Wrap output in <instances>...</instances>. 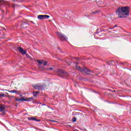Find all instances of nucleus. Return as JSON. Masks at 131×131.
Wrapping results in <instances>:
<instances>
[{
  "label": "nucleus",
  "mask_w": 131,
  "mask_h": 131,
  "mask_svg": "<svg viewBox=\"0 0 131 131\" xmlns=\"http://www.w3.org/2000/svg\"><path fill=\"white\" fill-rule=\"evenodd\" d=\"M76 68L77 69V70H80V71H81V72H85V73H86V74H90V70H88L86 68L81 69V68L78 66H76Z\"/></svg>",
  "instance_id": "nucleus-4"
},
{
  "label": "nucleus",
  "mask_w": 131,
  "mask_h": 131,
  "mask_svg": "<svg viewBox=\"0 0 131 131\" xmlns=\"http://www.w3.org/2000/svg\"><path fill=\"white\" fill-rule=\"evenodd\" d=\"M114 27H116V26H115ZM114 27L113 28H114Z\"/></svg>",
  "instance_id": "nucleus-23"
},
{
  "label": "nucleus",
  "mask_w": 131,
  "mask_h": 131,
  "mask_svg": "<svg viewBox=\"0 0 131 131\" xmlns=\"http://www.w3.org/2000/svg\"><path fill=\"white\" fill-rule=\"evenodd\" d=\"M5 91H6L7 92H9V93H12L13 94H15V93H17V91H16V90L9 91V90H5Z\"/></svg>",
  "instance_id": "nucleus-12"
},
{
  "label": "nucleus",
  "mask_w": 131,
  "mask_h": 131,
  "mask_svg": "<svg viewBox=\"0 0 131 131\" xmlns=\"http://www.w3.org/2000/svg\"><path fill=\"white\" fill-rule=\"evenodd\" d=\"M39 68H40V69L41 68H41V67H40V66H39Z\"/></svg>",
  "instance_id": "nucleus-20"
},
{
  "label": "nucleus",
  "mask_w": 131,
  "mask_h": 131,
  "mask_svg": "<svg viewBox=\"0 0 131 131\" xmlns=\"http://www.w3.org/2000/svg\"><path fill=\"white\" fill-rule=\"evenodd\" d=\"M68 19H69V18H68Z\"/></svg>",
  "instance_id": "nucleus-24"
},
{
  "label": "nucleus",
  "mask_w": 131,
  "mask_h": 131,
  "mask_svg": "<svg viewBox=\"0 0 131 131\" xmlns=\"http://www.w3.org/2000/svg\"><path fill=\"white\" fill-rule=\"evenodd\" d=\"M21 27H23L24 28H25V27H26V23H24L23 24L21 25Z\"/></svg>",
  "instance_id": "nucleus-15"
},
{
  "label": "nucleus",
  "mask_w": 131,
  "mask_h": 131,
  "mask_svg": "<svg viewBox=\"0 0 131 131\" xmlns=\"http://www.w3.org/2000/svg\"><path fill=\"white\" fill-rule=\"evenodd\" d=\"M5 0H2V1H0V3H3V2H4Z\"/></svg>",
  "instance_id": "nucleus-19"
},
{
  "label": "nucleus",
  "mask_w": 131,
  "mask_h": 131,
  "mask_svg": "<svg viewBox=\"0 0 131 131\" xmlns=\"http://www.w3.org/2000/svg\"><path fill=\"white\" fill-rule=\"evenodd\" d=\"M93 14H96V12H92Z\"/></svg>",
  "instance_id": "nucleus-21"
},
{
  "label": "nucleus",
  "mask_w": 131,
  "mask_h": 131,
  "mask_svg": "<svg viewBox=\"0 0 131 131\" xmlns=\"http://www.w3.org/2000/svg\"><path fill=\"white\" fill-rule=\"evenodd\" d=\"M37 18L39 20H43L45 19H49V18H50V16L47 15H39L37 16Z\"/></svg>",
  "instance_id": "nucleus-6"
},
{
  "label": "nucleus",
  "mask_w": 131,
  "mask_h": 131,
  "mask_svg": "<svg viewBox=\"0 0 131 131\" xmlns=\"http://www.w3.org/2000/svg\"><path fill=\"white\" fill-rule=\"evenodd\" d=\"M37 94H38V92H33V95L34 97H36L37 96Z\"/></svg>",
  "instance_id": "nucleus-14"
},
{
  "label": "nucleus",
  "mask_w": 131,
  "mask_h": 131,
  "mask_svg": "<svg viewBox=\"0 0 131 131\" xmlns=\"http://www.w3.org/2000/svg\"><path fill=\"white\" fill-rule=\"evenodd\" d=\"M116 13L118 15L119 18H125V17H127L129 15V7H119L116 11Z\"/></svg>",
  "instance_id": "nucleus-1"
},
{
  "label": "nucleus",
  "mask_w": 131,
  "mask_h": 131,
  "mask_svg": "<svg viewBox=\"0 0 131 131\" xmlns=\"http://www.w3.org/2000/svg\"><path fill=\"white\" fill-rule=\"evenodd\" d=\"M6 108V106H5V105L4 104H2L0 105V111L1 112H3V111H4V110H5Z\"/></svg>",
  "instance_id": "nucleus-10"
},
{
  "label": "nucleus",
  "mask_w": 131,
  "mask_h": 131,
  "mask_svg": "<svg viewBox=\"0 0 131 131\" xmlns=\"http://www.w3.org/2000/svg\"><path fill=\"white\" fill-rule=\"evenodd\" d=\"M47 70H48V71H51V70H54V69L53 68L47 69Z\"/></svg>",
  "instance_id": "nucleus-16"
},
{
  "label": "nucleus",
  "mask_w": 131,
  "mask_h": 131,
  "mask_svg": "<svg viewBox=\"0 0 131 131\" xmlns=\"http://www.w3.org/2000/svg\"><path fill=\"white\" fill-rule=\"evenodd\" d=\"M73 121L74 122H75V121H76V118L74 117L73 118Z\"/></svg>",
  "instance_id": "nucleus-18"
},
{
  "label": "nucleus",
  "mask_w": 131,
  "mask_h": 131,
  "mask_svg": "<svg viewBox=\"0 0 131 131\" xmlns=\"http://www.w3.org/2000/svg\"><path fill=\"white\" fill-rule=\"evenodd\" d=\"M57 36L60 38V40L62 41L63 40H67L68 39V37L65 36V35L62 34V33H60L59 32H57Z\"/></svg>",
  "instance_id": "nucleus-2"
},
{
  "label": "nucleus",
  "mask_w": 131,
  "mask_h": 131,
  "mask_svg": "<svg viewBox=\"0 0 131 131\" xmlns=\"http://www.w3.org/2000/svg\"><path fill=\"white\" fill-rule=\"evenodd\" d=\"M17 50H18V51L20 52L21 55H26V53H27V51L23 49V48L21 47L17 48Z\"/></svg>",
  "instance_id": "nucleus-7"
},
{
  "label": "nucleus",
  "mask_w": 131,
  "mask_h": 131,
  "mask_svg": "<svg viewBox=\"0 0 131 131\" xmlns=\"http://www.w3.org/2000/svg\"><path fill=\"white\" fill-rule=\"evenodd\" d=\"M32 100H33V97L27 98L26 99L24 98H23L21 99L16 98L15 99V100L17 101V102L23 101H26V102H30V101H32Z\"/></svg>",
  "instance_id": "nucleus-3"
},
{
  "label": "nucleus",
  "mask_w": 131,
  "mask_h": 131,
  "mask_svg": "<svg viewBox=\"0 0 131 131\" xmlns=\"http://www.w3.org/2000/svg\"><path fill=\"white\" fill-rule=\"evenodd\" d=\"M33 23V21H32Z\"/></svg>",
  "instance_id": "nucleus-25"
},
{
  "label": "nucleus",
  "mask_w": 131,
  "mask_h": 131,
  "mask_svg": "<svg viewBox=\"0 0 131 131\" xmlns=\"http://www.w3.org/2000/svg\"><path fill=\"white\" fill-rule=\"evenodd\" d=\"M55 72H56V73H58V75L59 76H61V74H64L65 76H68L69 75L68 73H66L65 71L62 70H57Z\"/></svg>",
  "instance_id": "nucleus-5"
},
{
  "label": "nucleus",
  "mask_w": 131,
  "mask_h": 131,
  "mask_svg": "<svg viewBox=\"0 0 131 131\" xmlns=\"http://www.w3.org/2000/svg\"><path fill=\"white\" fill-rule=\"evenodd\" d=\"M37 62L38 63L39 65H41V64H43L45 63V60H37Z\"/></svg>",
  "instance_id": "nucleus-11"
},
{
  "label": "nucleus",
  "mask_w": 131,
  "mask_h": 131,
  "mask_svg": "<svg viewBox=\"0 0 131 131\" xmlns=\"http://www.w3.org/2000/svg\"><path fill=\"white\" fill-rule=\"evenodd\" d=\"M43 64L44 66H47V64H48V61H44Z\"/></svg>",
  "instance_id": "nucleus-17"
},
{
  "label": "nucleus",
  "mask_w": 131,
  "mask_h": 131,
  "mask_svg": "<svg viewBox=\"0 0 131 131\" xmlns=\"http://www.w3.org/2000/svg\"><path fill=\"white\" fill-rule=\"evenodd\" d=\"M6 95H8V93H6Z\"/></svg>",
  "instance_id": "nucleus-22"
},
{
  "label": "nucleus",
  "mask_w": 131,
  "mask_h": 131,
  "mask_svg": "<svg viewBox=\"0 0 131 131\" xmlns=\"http://www.w3.org/2000/svg\"><path fill=\"white\" fill-rule=\"evenodd\" d=\"M28 120H32L34 121H37L38 122H39L40 121V120H37L36 118L34 117H29L28 118Z\"/></svg>",
  "instance_id": "nucleus-9"
},
{
  "label": "nucleus",
  "mask_w": 131,
  "mask_h": 131,
  "mask_svg": "<svg viewBox=\"0 0 131 131\" xmlns=\"http://www.w3.org/2000/svg\"><path fill=\"white\" fill-rule=\"evenodd\" d=\"M9 97V96L6 95L4 93H0V97Z\"/></svg>",
  "instance_id": "nucleus-13"
},
{
  "label": "nucleus",
  "mask_w": 131,
  "mask_h": 131,
  "mask_svg": "<svg viewBox=\"0 0 131 131\" xmlns=\"http://www.w3.org/2000/svg\"><path fill=\"white\" fill-rule=\"evenodd\" d=\"M35 90H42V86L40 84H37L34 85Z\"/></svg>",
  "instance_id": "nucleus-8"
},
{
  "label": "nucleus",
  "mask_w": 131,
  "mask_h": 131,
  "mask_svg": "<svg viewBox=\"0 0 131 131\" xmlns=\"http://www.w3.org/2000/svg\"><path fill=\"white\" fill-rule=\"evenodd\" d=\"M75 131H77V130H75Z\"/></svg>",
  "instance_id": "nucleus-26"
}]
</instances>
